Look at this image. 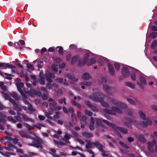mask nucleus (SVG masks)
<instances>
[{
	"mask_svg": "<svg viewBox=\"0 0 157 157\" xmlns=\"http://www.w3.org/2000/svg\"><path fill=\"white\" fill-rule=\"evenodd\" d=\"M82 78L83 79H88L90 78V76L88 73H85L82 75Z\"/></svg>",
	"mask_w": 157,
	"mask_h": 157,
	"instance_id": "f704fd0d",
	"label": "nucleus"
},
{
	"mask_svg": "<svg viewBox=\"0 0 157 157\" xmlns=\"http://www.w3.org/2000/svg\"><path fill=\"white\" fill-rule=\"evenodd\" d=\"M46 77L50 78H55V75L53 73H47L45 75Z\"/></svg>",
	"mask_w": 157,
	"mask_h": 157,
	"instance_id": "a19ab883",
	"label": "nucleus"
},
{
	"mask_svg": "<svg viewBox=\"0 0 157 157\" xmlns=\"http://www.w3.org/2000/svg\"><path fill=\"white\" fill-rule=\"evenodd\" d=\"M5 75L7 76L5 77V78L6 79H9V80H10L12 79L11 76H13V75L7 73H5Z\"/></svg>",
	"mask_w": 157,
	"mask_h": 157,
	"instance_id": "a18cd8bd",
	"label": "nucleus"
},
{
	"mask_svg": "<svg viewBox=\"0 0 157 157\" xmlns=\"http://www.w3.org/2000/svg\"><path fill=\"white\" fill-rule=\"evenodd\" d=\"M51 113H47L46 114V117L52 120L53 119V117L50 116L51 114Z\"/></svg>",
	"mask_w": 157,
	"mask_h": 157,
	"instance_id": "69168bd1",
	"label": "nucleus"
},
{
	"mask_svg": "<svg viewBox=\"0 0 157 157\" xmlns=\"http://www.w3.org/2000/svg\"><path fill=\"white\" fill-rule=\"evenodd\" d=\"M67 76L69 79L72 80L74 82H77L78 81V79L75 78V75L71 73H69L67 74Z\"/></svg>",
	"mask_w": 157,
	"mask_h": 157,
	"instance_id": "f3484780",
	"label": "nucleus"
},
{
	"mask_svg": "<svg viewBox=\"0 0 157 157\" xmlns=\"http://www.w3.org/2000/svg\"><path fill=\"white\" fill-rule=\"evenodd\" d=\"M104 94L101 92L94 93L92 95L89 96V98L96 102H100L103 98Z\"/></svg>",
	"mask_w": 157,
	"mask_h": 157,
	"instance_id": "f257e3e1",
	"label": "nucleus"
},
{
	"mask_svg": "<svg viewBox=\"0 0 157 157\" xmlns=\"http://www.w3.org/2000/svg\"><path fill=\"white\" fill-rule=\"evenodd\" d=\"M0 87L3 90V91H5L7 90L6 86L2 83H0Z\"/></svg>",
	"mask_w": 157,
	"mask_h": 157,
	"instance_id": "37998d69",
	"label": "nucleus"
},
{
	"mask_svg": "<svg viewBox=\"0 0 157 157\" xmlns=\"http://www.w3.org/2000/svg\"><path fill=\"white\" fill-rule=\"evenodd\" d=\"M114 130L116 132H119V131L125 134H127L128 132V130L126 128L118 127L117 125H116V126L114 128Z\"/></svg>",
	"mask_w": 157,
	"mask_h": 157,
	"instance_id": "0eeeda50",
	"label": "nucleus"
},
{
	"mask_svg": "<svg viewBox=\"0 0 157 157\" xmlns=\"http://www.w3.org/2000/svg\"><path fill=\"white\" fill-rule=\"evenodd\" d=\"M11 96L13 98L15 99H17L18 97L17 94H16L15 93L12 94H11Z\"/></svg>",
	"mask_w": 157,
	"mask_h": 157,
	"instance_id": "e2e57ef3",
	"label": "nucleus"
},
{
	"mask_svg": "<svg viewBox=\"0 0 157 157\" xmlns=\"http://www.w3.org/2000/svg\"><path fill=\"white\" fill-rule=\"evenodd\" d=\"M137 140L140 142L144 143L146 142L144 136L143 134H140L136 136Z\"/></svg>",
	"mask_w": 157,
	"mask_h": 157,
	"instance_id": "2eb2a0df",
	"label": "nucleus"
},
{
	"mask_svg": "<svg viewBox=\"0 0 157 157\" xmlns=\"http://www.w3.org/2000/svg\"><path fill=\"white\" fill-rule=\"evenodd\" d=\"M86 142H87V144L86 145V148L87 149L90 148L92 147V145L97 147H98V145L99 144V143L97 141L92 143L88 141H87Z\"/></svg>",
	"mask_w": 157,
	"mask_h": 157,
	"instance_id": "423d86ee",
	"label": "nucleus"
},
{
	"mask_svg": "<svg viewBox=\"0 0 157 157\" xmlns=\"http://www.w3.org/2000/svg\"><path fill=\"white\" fill-rule=\"evenodd\" d=\"M33 140L34 141V142L33 144H30V146H34L37 148H42L41 144H42V141L40 139L34 138Z\"/></svg>",
	"mask_w": 157,
	"mask_h": 157,
	"instance_id": "20e7f679",
	"label": "nucleus"
},
{
	"mask_svg": "<svg viewBox=\"0 0 157 157\" xmlns=\"http://www.w3.org/2000/svg\"><path fill=\"white\" fill-rule=\"evenodd\" d=\"M42 98L44 100H47L48 97L47 95L45 94H44L42 96Z\"/></svg>",
	"mask_w": 157,
	"mask_h": 157,
	"instance_id": "052dcab7",
	"label": "nucleus"
},
{
	"mask_svg": "<svg viewBox=\"0 0 157 157\" xmlns=\"http://www.w3.org/2000/svg\"><path fill=\"white\" fill-rule=\"evenodd\" d=\"M14 46L17 49L19 48L20 50H22V47H20L18 42H16L14 43Z\"/></svg>",
	"mask_w": 157,
	"mask_h": 157,
	"instance_id": "473e14b6",
	"label": "nucleus"
},
{
	"mask_svg": "<svg viewBox=\"0 0 157 157\" xmlns=\"http://www.w3.org/2000/svg\"><path fill=\"white\" fill-rule=\"evenodd\" d=\"M59 48L58 52L59 53L60 55H62L63 54V49L62 47L61 46H57L56 47V48Z\"/></svg>",
	"mask_w": 157,
	"mask_h": 157,
	"instance_id": "c03bdc74",
	"label": "nucleus"
},
{
	"mask_svg": "<svg viewBox=\"0 0 157 157\" xmlns=\"http://www.w3.org/2000/svg\"><path fill=\"white\" fill-rule=\"evenodd\" d=\"M96 124L98 126H101V121L99 119H96Z\"/></svg>",
	"mask_w": 157,
	"mask_h": 157,
	"instance_id": "de8ad7c7",
	"label": "nucleus"
},
{
	"mask_svg": "<svg viewBox=\"0 0 157 157\" xmlns=\"http://www.w3.org/2000/svg\"><path fill=\"white\" fill-rule=\"evenodd\" d=\"M84 102L87 105L89 108L90 107V106H91V105H92L91 102L89 101H88L87 100H85Z\"/></svg>",
	"mask_w": 157,
	"mask_h": 157,
	"instance_id": "4d7b16f0",
	"label": "nucleus"
},
{
	"mask_svg": "<svg viewBox=\"0 0 157 157\" xmlns=\"http://www.w3.org/2000/svg\"><path fill=\"white\" fill-rule=\"evenodd\" d=\"M85 113L86 115H88L90 117H91L93 115L92 112L87 110H85Z\"/></svg>",
	"mask_w": 157,
	"mask_h": 157,
	"instance_id": "49530a36",
	"label": "nucleus"
},
{
	"mask_svg": "<svg viewBox=\"0 0 157 157\" xmlns=\"http://www.w3.org/2000/svg\"><path fill=\"white\" fill-rule=\"evenodd\" d=\"M80 56L78 54H76L73 57L71 60V64H74L80 58Z\"/></svg>",
	"mask_w": 157,
	"mask_h": 157,
	"instance_id": "a211bd4d",
	"label": "nucleus"
},
{
	"mask_svg": "<svg viewBox=\"0 0 157 157\" xmlns=\"http://www.w3.org/2000/svg\"><path fill=\"white\" fill-rule=\"evenodd\" d=\"M16 67L13 64H9L7 63V68H11L12 69H15Z\"/></svg>",
	"mask_w": 157,
	"mask_h": 157,
	"instance_id": "8fccbe9b",
	"label": "nucleus"
},
{
	"mask_svg": "<svg viewBox=\"0 0 157 157\" xmlns=\"http://www.w3.org/2000/svg\"><path fill=\"white\" fill-rule=\"evenodd\" d=\"M103 111L105 113V115L106 117L107 114L116 115V113H122L121 110L115 107H112L111 109L110 110L107 109H103Z\"/></svg>",
	"mask_w": 157,
	"mask_h": 157,
	"instance_id": "f03ea898",
	"label": "nucleus"
},
{
	"mask_svg": "<svg viewBox=\"0 0 157 157\" xmlns=\"http://www.w3.org/2000/svg\"><path fill=\"white\" fill-rule=\"evenodd\" d=\"M114 66L117 70H118L120 69V65L118 63H115L114 64Z\"/></svg>",
	"mask_w": 157,
	"mask_h": 157,
	"instance_id": "864d4df0",
	"label": "nucleus"
},
{
	"mask_svg": "<svg viewBox=\"0 0 157 157\" xmlns=\"http://www.w3.org/2000/svg\"><path fill=\"white\" fill-rule=\"evenodd\" d=\"M27 66L28 68H31V69L32 70H33L34 69V68L32 67L33 66V65L32 64L28 63L27 64Z\"/></svg>",
	"mask_w": 157,
	"mask_h": 157,
	"instance_id": "338daca9",
	"label": "nucleus"
},
{
	"mask_svg": "<svg viewBox=\"0 0 157 157\" xmlns=\"http://www.w3.org/2000/svg\"><path fill=\"white\" fill-rule=\"evenodd\" d=\"M111 102L113 105L116 106L117 107L120 109H125L127 108V105L125 104L118 101L113 99L111 100Z\"/></svg>",
	"mask_w": 157,
	"mask_h": 157,
	"instance_id": "7ed1b4c3",
	"label": "nucleus"
},
{
	"mask_svg": "<svg viewBox=\"0 0 157 157\" xmlns=\"http://www.w3.org/2000/svg\"><path fill=\"white\" fill-rule=\"evenodd\" d=\"M19 134L23 137H26L27 138H29L30 136L28 135L27 133L24 132L23 131H20L19 132Z\"/></svg>",
	"mask_w": 157,
	"mask_h": 157,
	"instance_id": "412c9836",
	"label": "nucleus"
},
{
	"mask_svg": "<svg viewBox=\"0 0 157 157\" xmlns=\"http://www.w3.org/2000/svg\"><path fill=\"white\" fill-rule=\"evenodd\" d=\"M119 143L122 147L127 149L129 148V147L127 144L122 142L121 141H120Z\"/></svg>",
	"mask_w": 157,
	"mask_h": 157,
	"instance_id": "4c0bfd02",
	"label": "nucleus"
},
{
	"mask_svg": "<svg viewBox=\"0 0 157 157\" xmlns=\"http://www.w3.org/2000/svg\"><path fill=\"white\" fill-rule=\"evenodd\" d=\"M81 84L86 85L87 86H90L91 85V83L90 82H84L82 83H81Z\"/></svg>",
	"mask_w": 157,
	"mask_h": 157,
	"instance_id": "0e129e2a",
	"label": "nucleus"
},
{
	"mask_svg": "<svg viewBox=\"0 0 157 157\" xmlns=\"http://www.w3.org/2000/svg\"><path fill=\"white\" fill-rule=\"evenodd\" d=\"M146 120L147 121H143L141 123L142 124L141 126L143 128L146 127L148 125H151L152 124V121L150 119L147 118Z\"/></svg>",
	"mask_w": 157,
	"mask_h": 157,
	"instance_id": "9b49d317",
	"label": "nucleus"
},
{
	"mask_svg": "<svg viewBox=\"0 0 157 157\" xmlns=\"http://www.w3.org/2000/svg\"><path fill=\"white\" fill-rule=\"evenodd\" d=\"M129 70L126 67H123L122 69V74L124 77L128 78L129 75Z\"/></svg>",
	"mask_w": 157,
	"mask_h": 157,
	"instance_id": "1a4fd4ad",
	"label": "nucleus"
},
{
	"mask_svg": "<svg viewBox=\"0 0 157 157\" xmlns=\"http://www.w3.org/2000/svg\"><path fill=\"white\" fill-rule=\"evenodd\" d=\"M89 55L88 54H85L84 56V59L82 61L81 60H79L78 62V66H82L84 65L86 63L87 60V58L88 57Z\"/></svg>",
	"mask_w": 157,
	"mask_h": 157,
	"instance_id": "6e6552de",
	"label": "nucleus"
},
{
	"mask_svg": "<svg viewBox=\"0 0 157 157\" xmlns=\"http://www.w3.org/2000/svg\"><path fill=\"white\" fill-rule=\"evenodd\" d=\"M7 63L0 62V67L3 69H6Z\"/></svg>",
	"mask_w": 157,
	"mask_h": 157,
	"instance_id": "79ce46f5",
	"label": "nucleus"
},
{
	"mask_svg": "<svg viewBox=\"0 0 157 157\" xmlns=\"http://www.w3.org/2000/svg\"><path fill=\"white\" fill-rule=\"evenodd\" d=\"M100 151L101 152V155L103 157H108V155L105 153V151L103 149V146L99 143L98 147H97Z\"/></svg>",
	"mask_w": 157,
	"mask_h": 157,
	"instance_id": "ddd939ff",
	"label": "nucleus"
},
{
	"mask_svg": "<svg viewBox=\"0 0 157 157\" xmlns=\"http://www.w3.org/2000/svg\"><path fill=\"white\" fill-rule=\"evenodd\" d=\"M14 118L17 121H19L20 122H22L20 116L16 115L14 116Z\"/></svg>",
	"mask_w": 157,
	"mask_h": 157,
	"instance_id": "13d9d810",
	"label": "nucleus"
},
{
	"mask_svg": "<svg viewBox=\"0 0 157 157\" xmlns=\"http://www.w3.org/2000/svg\"><path fill=\"white\" fill-rule=\"evenodd\" d=\"M139 115L140 118L142 120H146V116L144 113L141 111H139Z\"/></svg>",
	"mask_w": 157,
	"mask_h": 157,
	"instance_id": "393cba45",
	"label": "nucleus"
},
{
	"mask_svg": "<svg viewBox=\"0 0 157 157\" xmlns=\"http://www.w3.org/2000/svg\"><path fill=\"white\" fill-rule=\"evenodd\" d=\"M131 77L132 80L135 81L136 80V75L134 73H131Z\"/></svg>",
	"mask_w": 157,
	"mask_h": 157,
	"instance_id": "5fc2aeb1",
	"label": "nucleus"
},
{
	"mask_svg": "<svg viewBox=\"0 0 157 157\" xmlns=\"http://www.w3.org/2000/svg\"><path fill=\"white\" fill-rule=\"evenodd\" d=\"M24 125L27 128H28V130L29 131H31L34 128L33 127H31V126L29 125L26 123H25L24 124Z\"/></svg>",
	"mask_w": 157,
	"mask_h": 157,
	"instance_id": "58836bf2",
	"label": "nucleus"
},
{
	"mask_svg": "<svg viewBox=\"0 0 157 157\" xmlns=\"http://www.w3.org/2000/svg\"><path fill=\"white\" fill-rule=\"evenodd\" d=\"M53 141L55 144L59 146H65L66 145V143L56 141L55 140H54Z\"/></svg>",
	"mask_w": 157,
	"mask_h": 157,
	"instance_id": "2f4dec72",
	"label": "nucleus"
},
{
	"mask_svg": "<svg viewBox=\"0 0 157 157\" xmlns=\"http://www.w3.org/2000/svg\"><path fill=\"white\" fill-rule=\"evenodd\" d=\"M99 102L102 106L108 108L109 107V105L106 102L104 101V98Z\"/></svg>",
	"mask_w": 157,
	"mask_h": 157,
	"instance_id": "a878e982",
	"label": "nucleus"
},
{
	"mask_svg": "<svg viewBox=\"0 0 157 157\" xmlns=\"http://www.w3.org/2000/svg\"><path fill=\"white\" fill-rule=\"evenodd\" d=\"M103 121L104 123L107 124V125L111 126L113 129H114V128H115V127H116V124L110 123L107 120H103Z\"/></svg>",
	"mask_w": 157,
	"mask_h": 157,
	"instance_id": "5701e85b",
	"label": "nucleus"
},
{
	"mask_svg": "<svg viewBox=\"0 0 157 157\" xmlns=\"http://www.w3.org/2000/svg\"><path fill=\"white\" fill-rule=\"evenodd\" d=\"M108 67L109 74L112 76H113L115 75V71L113 66L110 64H109L108 65Z\"/></svg>",
	"mask_w": 157,
	"mask_h": 157,
	"instance_id": "f8f14e48",
	"label": "nucleus"
},
{
	"mask_svg": "<svg viewBox=\"0 0 157 157\" xmlns=\"http://www.w3.org/2000/svg\"><path fill=\"white\" fill-rule=\"evenodd\" d=\"M36 82H39L41 85H44L45 84V78L43 76H42L40 74L39 79L37 80Z\"/></svg>",
	"mask_w": 157,
	"mask_h": 157,
	"instance_id": "6ab92c4d",
	"label": "nucleus"
},
{
	"mask_svg": "<svg viewBox=\"0 0 157 157\" xmlns=\"http://www.w3.org/2000/svg\"><path fill=\"white\" fill-rule=\"evenodd\" d=\"M13 109H14L17 110L18 112H20L21 111V109L19 107L18 105L16 103H15L13 104Z\"/></svg>",
	"mask_w": 157,
	"mask_h": 157,
	"instance_id": "cd10ccee",
	"label": "nucleus"
},
{
	"mask_svg": "<svg viewBox=\"0 0 157 157\" xmlns=\"http://www.w3.org/2000/svg\"><path fill=\"white\" fill-rule=\"evenodd\" d=\"M86 119L87 117L86 116H83L81 117L80 123L81 124V127L82 128H83L85 125H86L87 123Z\"/></svg>",
	"mask_w": 157,
	"mask_h": 157,
	"instance_id": "9d476101",
	"label": "nucleus"
},
{
	"mask_svg": "<svg viewBox=\"0 0 157 157\" xmlns=\"http://www.w3.org/2000/svg\"><path fill=\"white\" fill-rule=\"evenodd\" d=\"M132 124L135 125L137 128H139V127L141 126L142 124L137 121L134 120Z\"/></svg>",
	"mask_w": 157,
	"mask_h": 157,
	"instance_id": "c85d7f7f",
	"label": "nucleus"
},
{
	"mask_svg": "<svg viewBox=\"0 0 157 157\" xmlns=\"http://www.w3.org/2000/svg\"><path fill=\"white\" fill-rule=\"evenodd\" d=\"M156 141L155 140H153L151 142H148L147 143V149L148 150L151 152H154V149L153 148L154 145L155 144Z\"/></svg>",
	"mask_w": 157,
	"mask_h": 157,
	"instance_id": "39448f33",
	"label": "nucleus"
},
{
	"mask_svg": "<svg viewBox=\"0 0 157 157\" xmlns=\"http://www.w3.org/2000/svg\"><path fill=\"white\" fill-rule=\"evenodd\" d=\"M82 135L83 136L86 138H91L92 137V134L86 132H82Z\"/></svg>",
	"mask_w": 157,
	"mask_h": 157,
	"instance_id": "b1692460",
	"label": "nucleus"
},
{
	"mask_svg": "<svg viewBox=\"0 0 157 157\" xmlns=\"http://www.w3.org/2000/svg\"><path fill=\"white\" fill-rule=\"evenodd\" d=\"M71 118L72 119V122L74 124H75L77 122L76 119V115L75 113H72L71 116Z\"/></svg>",
	"mask_w": 157,
	"mask_h": 157,
	"instance_id": "c756f323",
	"label": "nucleus"
},
{
	"mask_svg": "<svg viewBox=\"0 0 157 157\" xmlns=\"http://www.w3.org/2000/svg\"><path fill=\"white\" fill-rule=\"evenodd\" d=\"M140 83L138 82V83L139 85H140L141 88H142V85L145 86L147 85V82L145 80V78L142 76H140Z\"/></svg>",
	"mask_w": 157,
	"mask_h": 157,
	"instance_id": "4468645a",
	"label": "nucleus"
},
{
	"mask_svg": "<svg viewBox=\"0 0 157 157\" xmlns=\"http://www.w3.org/2000/svg\"><path fill=\"white\" fill-rule=\"evenodd\" d=\"M89 108L94 111L97 112L98 111V109L95 106L92 105Z\"/></svg>",
	"mask_w": 157,
	"mask_h": 157,
	"instance_id": "3c124183",
	"label": "nucleus"
},
{
	"mask_svg": "<svg viewBox=\"0 0 157 157\" xmlns=\"http://www.w3.org/2000/svg\"><path fill=\"white\" fill-rule=\"evenodd\" d=\"M157 46V40H155L152 43L151 45V48L152 49H155Z\"/></svg>",
	"mask_w": 157,
	"mask_h": 157,
	"instance_id": "72a5a7b5",
	"label": "nucleus"
},
{
	"mask_svg": "<svg viewBox=\"0 0 157 157\" xmlns=\"http://www.w3.org/2000/svg\"><path fill=\"white\" fill-rule=\"evenodd\" d=\"M125 85L128 86L130 87L132 89H135V86L134 85L130 82H126L125 83Z\"/></svg>",
	"mask_w": 157,
	"mask_h": 157,
	"instance_id": "c9c22d12",
	"label": "nucleus"
},
{
	"mask_svg": "<svg viewBox=\"0 0 157 157\" xmlns=\"http://www.w3.org/2000/svg\"><path fill=\"white\" fill-rule=\"evenodd\" d=\"M63 80V79L62 78H58L55 79V81L59 84L62 83Z\"/></svg>",
	"mask_w": 157,
	"mask_h": 157,
	"instance_id": "09e8293b",
	"label": "nucleus"
},
{
	"mask_svg": "<svg viewBox=\"0 0 157 157\" xmlns=\"http://www.w3.org/2000/svg\"><path fill=\"white\" fill-rule=\"evenodd\" d=\"M127 100L128 101V102L130 104H132V105H136V102L134 101L132 99L130 98H127Z\"/></svg>",
	"mask_w": 157,
	"mask_h": 157,
	"instance_id": "ea45409f",
	"label": "nucleus"
},
{
	"mask_svg": "<svg viewBox=\"0 0 157 157\" xmlns=\"http://www.w3.org/2000/svg\"><path fill=\"white\" fill-rule=\"evenodd\" d=\"M71 103L73 105L76 106L77 107L78 109H80L81 108V106L80 104L78 103H76V101L75 100H72L71 101Z\"/></svg>",
	"mask_w": 157,
	"mask_h": 157,
	"instance_id": "7c9ffc66",
	"label": "nucleus"
},
{
	"mask_svg": "<svg viewBox=\"0 0 157 157\" xmlns=\"http://www.w3.org/2000/svg\"><path fill=\"white\" fill-rule=\"evenodd\" d=\"M52 83L50 82H48L46 85L47 88L49 89H50L52 88Z\"/></svg>",
	"mask_w": 157,
	"mask_h": 157,
	"instance_id": "774afa93",
	"label": "nucleus"
},
{
	"mask_svg": "<svg viewBox=\"0 0 157 157\" xmlns=\"http://www.w3.org/2000/svg\"><path fill=\"white\" fill-rule=\"evenodd\" d=\"M150 36L152 39H155L157 36V32H152L150 34Z\"/></svg>",
	"mask_w": 157,
	"mask_h": 157,
	"instance_id": "e433bc0d",
	"label": "nucleus"
},
{
	"mask_svg": "<svg viewBox=\"0 0 157 157\" xmlns=\"http://www.w3.org/2000/svg\"><path fill=\"white\" fill-rule=\"evenodd\" d=\"M27 93L29 96L32 97L35 95L36 93V91L31 89L30 90L27 91Z\"/></svg>",
	"mask_w": 157,
	"mask_h": 157,
	"instance_id": "4be33fe9",
	"label": "nucleus"
},
{
	"mask_svg": "<svg viewBox=\"0 0 157 157\" xmlns=\"http://www.w3.org/2000/svg\"><path fill=\"white\" fill-rule=\"evenodd\" d=\"M36 155V154L33 152H29L27 154L20 155V157H32V156Z\"/></svg>",
	"mask_w": 157,
	"mask_h": 157,
	"instance_id": "dca6fc26",
	"label": "nucleus"
},
{
	"mask_svg": "<svg viewBox=\"0 0 157 157\" xmlns=\"http://www.w3.org/2000/svg\"><path fill=\"white\" fill-rule=\"evenodd\" d=\"M96 63V61L94 59L91 58L87 59L86 63L88 66H90L95 64Z\"/></svg>",
	"mask_w": 157,
	"mask_h": 157,
	"instance_id": "aec40b11",
	"label": "nucleus"
},
{
	"mask_svg": "<svg viewBox=\"0 0 157 157\" xmlns=\"http://www.w3.org/2000/svg\"><path fill=\"white\" fill-rule=\"evenodd\" d=\"M125 120L126 121H127L129 122L130 123L132 124L133 122L134 119H132L129 117H125Z\"/></svg>",
	"mask_w": 157,
	"mask_h": 157,
	"instance_id": "603ef678",
	"label": "nucleus"
},
{
	"mask_svg": "<svg viewBox=\"0 0 157 157\" xmlns=\"http://www.w3.org/2000/svg\"><path fill=\"white\" fill-rule=\"evenodd\" d=\"M103 88L104 90H107L110 89V87L107 85H103Z\"/></svg>",
	"mask_w": 157,
	"mask_h": 157,
	"instance_id": "bf43d9fd",
	"label": "nucleus"
},
{
	"mask_svg": "<svg viewBox=\"0 0 157 157\" xmlns=\"http://www.w3.org/2000/svg\"><path fill=\"white\" fill-rule=\"evenodd\" d=\"M7 119L8 121H11L13 123H15L16 122V121L13 119L11 117H8Z\"/></svg>",
	"mask_w": 157,
	"mask_h": 157,
	"instance_id": "6e6d98bb",
	"label": "nucleus"
},
{
	"mask_svg": "<svg viewBox=\"0 0 157 157\" xmlns=\"http://www.w3.org/2000/svg\"><path fill=\"white\" fill-rule=\"evenodd\" d=\"M124 124H125L128 127L130 128H132V125L131 124L126 122H124Z\"/></svg>",
	"mask_w": 157,
	"mask_h": 157,
	"instance_id": "680f3d73",
	"label": "nucleus"
},
{
	"mask_svg": "<svg viewBox=\"0 0 157 157\" xmlns=\"http://www.w3.org/2000/svg\"><path fill=\"white\" fill-rule=\"evenodd\" d=\"M21 116L22 117L23 119L25 121H29L31 122L33 121V120L32 119L29 118L27 116L24 114H21Z\"/></svg>",
	"mask_w": 157,
	"mask_h": 157,
	"instance_id": "bb28decb",
	"label": "nucleus"
}]
</instances>
